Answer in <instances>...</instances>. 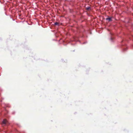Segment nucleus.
I'll use <instances>...</instances> for the list:
<instances>
[{
	"instance_id": "nucleus-1",
	"label": "nucleus",
	"mask_w": 133,
	"mask_h": 133,
	"mask_svg": "<svg viewBox=\"0 0 133 133\" xmlns=\"http://www.w3.org/2000/svg\"><path fill=\"white\" fill-rule=\"evenodd\" d=\"M7 123L8 121L6 119H4L2 121V124L3 126L5 125Z\"/></svg>"
},
{
	"instance_id": "nucleus-2",
	"label": "nucleus",
	"mask_w": 133,
	"mask_h": 133,
	"mask_svg": "<svg viewBox=\"0 0 133 133\" xmlns=\"http://www.w3.org/2000/svg\"><path fill=\"white\" fill-rule=\"evenodd\" d=\"M111 19L112 18L111 17L108 18H106V20H108L109 22L111 21H112Z\"/></svg>"
},
{
	"instance_id": "nucleus-3",
	"label": "nucleus",
	"mask_w": 133,
	"mask_h": 133,
	"mask_svg": "<svg viewBox=\"0 0 133 133\" xmlns=\"http://www.w3.org/2000/svg\"><path fill=\"white\" fill-rule=\"evenodd\" d=\"M86 9L87 10H89L91 9V8L90 7H88L86 8Z\"/></svg>"
},
{
	"instance_id": "nucleus-4",
	"label": "nucleus",
	"mask_w": 133,
	"mask_h": 133,
	"mask_svg": "<svg viewBox=\"0 0 133 133\" xmlns=\"http://www.w3.org/2000/svg\"><path fill=\"white\" fill-rule=\"evenodd\" d=\"M55 25H57L59 24V23L57 22H56L55 23Z\"/></svg>"
},
{
	"instance_id": "nucleus-5",
	"label": "nucleus",
	"mask_w": 133,
	"mask_h": 133,
	"mask_svg": "<svg viewBox=\"0 0 133 133\" xmlns=\"http://www.w3.org/2000/svg\"><path fill=\"white\" fill-rule=\"evenodd\" d=\"M111 40H112V38H111Z\"/></svg>"
}]
</instances>
